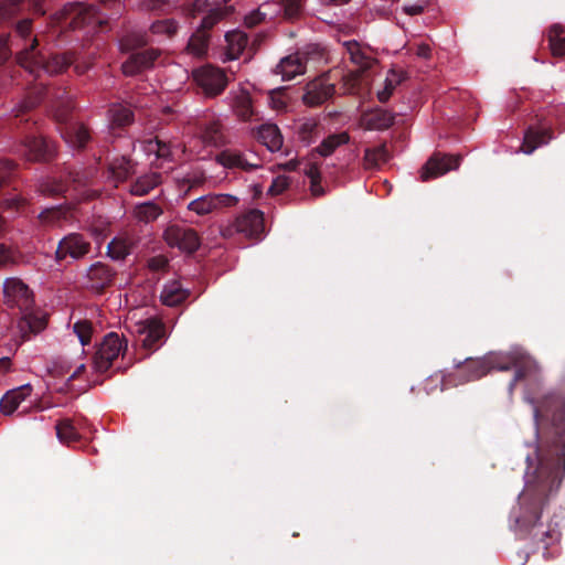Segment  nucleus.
Wrapping results in <instances>:
<instances>
[{
  "label": "nucleus",
  "mask_w": 565,
  "mask_h": 565,
  "mask_svg": "<svg viewBox=\"0 0 565 565\" xmlns=\"http://www.w3.org/2000/svg\"><path fill=\"white\" fill-rule=\"evenodd\" d=\"M35 47V38L31 40L30 46L20 52L17 55L18 64L23 67L25 71H28L30 74L33 73L35 67V61H34V53L33 50Z\"/></svg>",
  "instance_id": "obj_43"
},
{
  "label": "nucleus",
  "mask_w": 565,
  "mask_h": 565,
  "mask_svg": "<svg viewBox=\"0 0 565 565\" xmlns=\"http://www.w3.org/2000/svg\"><path fill=\"white\" fill-rule=\"evenodd\" d=\"M324 58V50L319 44H308L303 52L290 54L280 60L275 72L281 75L284 81H290L306 72V64L309 61H321Z\"/></svg>",
  "instance_id": "obj_2"
},
{
  "label": "nucleus",
  "mask_w": 565,
  "mask_h": 565,
  "mask_svg": "<svg viewBox=\"0 0 565 565\" xmlns=\"http://www.w3.org/2000/svg\"><path fill=\"white\" fill-rule=\"evenodd\" d=\"M310 190H311L312 195H315V196H319V195H321V194H322V192H323V191H322V188H321V185H320V181H318V182H312V183L310 184Z\"/></svg>",
  "instance_id": "obj_61"
},
{
  "label": "nucleus",
  "mask_w": 565,
  "mask_h": 565,
  "mask_svg": "<svg viewBox=\"0 0 565 565\" xmlns=\"http://www.w3.org/2000/svg\"><path fill=\"white\" fill-rule=\"evenodd\" d=\"M56 15L58 21L64 20L72 29L96 30L105 22L104 15L94 6L83 3H68Z\"/></svg>",
  "instance_id": "obj_3"
},
{
  "label": "nucleus",
  "mask_w": 565,
  "mask_h": 565,
  "mask_svg": "<svg viewBox=\"0 0 565 565\" xmlns=\"http://www.w3.org/2000/svg\"><path fill=\"white\" fill-rule=\"evenodd\" d=\"M230 0H195L194 11H207V15L203 18L202 29H211L224 14V6Z\"/></svg>",
  "instance_id": "obj_17"
},
{
  "label": "nucleus",
  "mask_w": 565,
  "mask_h": 565,
  "mask_svg": "<svg viewBox=\"0 0 565 565\" xmlns=\"http://www.w3.org/2000/svg\"><path fill=\"white\" fill-rule=\"evenodd\" d=\"M388 151L385 145L366 149L364 154V166L367 169L379 168L388 160Z\"/></svg>",
  "instance_id": "obj_33"
},
{
  "label": "nucleus",
  "mask_w": 565,
  "mask_h": 565,
  "mask_svg": "<svg viewBox=\"0 0 565 565\" xmlns=\"http://www.w3.org/2000/svg\"><path fill=\"white\" fill-rule=\"evenodd\" d=\"M163 238L170 247L184 253H193L200 246L198 233L193 228L178 224L169 225L163 233Z\"/></svg>",
  "instance_id": "obj_6"
},
{
  "label": "nucleus",
  "mask_w": 565,
  "mask_h": 565,
  "mask_svg": "<svg viewBox=\"0 0 565 565\" xmlns=\"http://www.w3.org/2000/svg\"><path fill=\"white\" fill-rule=\"evenodd\" d=\"M277 6V10L282 9L286 19L292 20L301 14L303 0H281Z\"/></svg>",
  "instance_id": "obj_44"
},
{
  "label": "nucleus",
  "mask_w": 565,
  "mask_h": 565,
  "mask_svg": "<svg viewBox=\"0 0 565 565\" xmlns=\"http://www.w3.org/2000/svg\"><path fill=\"white\" fill-rule=\"evenodd\" d=\"M56 147L55 143L51 140H47L43 137L38 136V161L39 160H50L55 156Z\"/></svg>",
  "instance_id": "obj_47"
},
{
  "label": "nucleus",
  "mask_w": 565,
  "mask_h": 565,
  "mask_svg": "<svg viewBox=\"0 0 565 565\" xmlns=\"http://www.w3.org/2000/svg\"><path fill=\"white\" fill-rule=\"evenodd\" d=\"M238 202L239 199L233 194L211 193L191 201L188 204V210L199 216H204L227 207L236 206Z\"/></svg>",
  "instance_id": "obj_5"
},
{
  "label": "nucleus",
  "mask_w": 565,
  "mask_h": 565,
  "mask_svg": "<svg viewBox=\"0 0 565 565\" xmlns=\"http://www.w3.org/2000/svg\"><path fill=\"white\" fill-rule=\"evenodd\" d=\"M13 260L12 252L3 244H0V266H4Z\"/></svg>",
  "instance_id": "obj_54"
},
{
  "label": "nucleus",
  "mask_w": 565,
  "mask_h": 565,
  "mask_svg": "<svg viewBox=\"0 0 565 565\" xmlns=\"http://www.w3.org/2000/svg\"><path fill=\"white\" fill-rule=\"evenodd\" d=\"M288 184H289L288 178L284 177V175H279L273 180L271 185L268 189V192L271 195H277V194L281 193L288 186Z\"/></svg>",
  "instance_id": "obj_51"
},
{
  "label": "nucleus",
  "mask_w": 565,
  "mask_h": 565,
  "mask_svg": "<svg viewBox=\"0 0 565 565\" xmlns=\"http://www.w3.org/2000/svg\"><path fill=\"white\" fill-rule=\"evenodd\" d=\"M132 323V328L139 335L145 349H156L157 342L164 337V326L154 317L136 320Z\"/></svg>",
  "instance_id": "obj_9"
},
{
  "label": "nucleus",
  "mask_w": 565,
  "mask_h": 565,
  "mask_svg": "<svg viewBox=\"0 0 565 565\" xmlns=\"http://www.w3.org/2000/svg\"><path fill=\"white\" fill-rule=\"evenodd\" d=\"M343 46L351 62L359 67L356 71L365 72L373 66L375 60L367 47L361 46L360 43L355 41L344 42Z\"/></svg>",
  "instance_id": "obj_19"
},
{
  "label": "nucleus",
  "mask_w": 565,
  "mask_h": 565,
  "mask_svg": "<svg viewBox=\"0 0 565 565\" xmlns=\"http://www.w3.org/2000/svg\"><path fill=\"white\" fill-rule=\"evenodd\" d=\"M167 260L163 257L152 258L149 263L150 267L153 269H161L166 266Z\"/></svg>",
  "instance_id": "obj_58"
},
{
  "label": "nucleus",
  "mask_w": 565,
  "mask_h": 565,
  "mask_svg": "<svg viewBox=\"0 0 565 565\" xmlns=\"http://www.w3.org/2000/svg\"><path fill=\"white\" fill-rule=\"evenodd\" d=\"M3 295L4 302L20 311L18 328L22 337L33 333L35 328L33 291L22 280L8 278L3 282Z\"/></svg>",
  "instance_id": "obj_1"
},
{
  "label": "nucleus",
  "mask_w": 565,
  "mask_h": 565,
  "mask_svg": "<svg viewBox=\"0 0 565 565\" xmlns=\"http://www.w3.org/2000/svg\"><path fill=\"white\" fill-rule=\"evenodd\" d=\"M231 107L235 115L244 120H257L256 113L252 105L249 93L245 88H238L230 94Z\"/></svg>",
  "instance_id": "obj_16"
},
{
  "label": "nucleus",
  "mask_w": 565,
  "mask_h": 565,
  "mask_svg": "<svg viewBox=\"0 0 565 565\" xmlns=\"http://www.w3.org/2000/svg\"><path fill=\"white\" fill-rule=\"evenodd\" d=\"M46 320H47V315H44V316L38 315V322H36L38 332H40L41 330L46 328Z\"/></svg>",
  "instance_id": "obj_62"
},
{
  "label": "nucleus",
  "mask_w": 565,
  "mask_h": 565,
  "mask_svg": "<svg viewBox=\"0 0 565 565\" xmlns=\"http://www.w3.org/2000/svg\"><path fill=\"white\" fill-rule=\"evenodd\" d=\"M416 54L419 57H424V58L429 57V55H430V46L428 44H426V43L418 44L417 49H416Z\"/></svg>",
  "instance_id": "obj_57"
},
{
  "label": "nucleus",
  "mask_w": 565,
  "mask_h": 565,
  "mask_svg": "<svg viewBox=\"0 0 565 565\" xmlns=\"http://www.w3.org/2000/svg\"><path fill=\"white\" fill-rule=\"evenodd\" d=\"M403 75L401 72L390 70L386 74L384 88L377 92V98L380 102L385 103L392 96L395 88L401 84Z\"/></svg>",
  "instance_id": "obj_34"
},
{
  "label": "nucleus",
  "mask_w": 565,
  "mask_h": 565,
  "mask_svg": "<svg viewBox=\"0 0 565 565\" xmlns=\"http://www.w3.org/2000/svg\"><path fill=\"white\" fill-rule=\"evenodd\" d=\"M41 191L47 194H58L65 191V186L62 183H57L52 188H49L46 184H41Z\"/></svg>",
  "instance_id": "obj_55"
},
{
  "label": "nucleus",
  "mask_w": 565,
  "mask_h": 565,
  "mask_svg": "<svg viewBox=\"0 0 565 565\" xmlns=\"http://www.w3.org/2000/svg\"><path fill=\"white\" fill-rule=\"evenodd\" d=\"M548 47L553 56L565 57V26L555 23L547 30Z\"/></svg>",
  "instance_id": "obj_26"
},
{
  "label": "nucleus",
  "mask_w": 565,
  "mask_h": 565,
  "mask_svg": "<svg viewBox=\"0 0 565 565\" xmlns=\"http://www.w3.org/2000/svg\"><path fill=\"white\" fill-rule=\"evenodd\" d=\"M15 31L19 36L22 39H26L29 35H31L33 31V20L32 19H24L18 22L15 26Z\"/></svg>",
  "instance_id": "obj_52"
},
{
  "label": "nucleus",
  "mask_w": 565,
  "mask_h": 565,
  "mask_svg": "<svg viewBox=\"0 0 565 565\" xmlns=\"http://www.w3.org/2000/svg\"><path fill=\"white\" fill-rule=\"evenodd\" d=\"M141 148L148 156H154L156 159H169L174 157L179 150L178 147H172L170 143L162 142L158 138L145 140L141 143Z\"/></svg>",
  "instance_id": "obj_27"
},
{
  "label": "nucleus",
  "mask_w": 565,
  "mask_h": 565,
  "mask_svg": "<svg viewBox=\"0 0 565 565\" xmlns=\"http://www.w3.org/2000/svg\"><path fill=\"white\" fill-rule=\"evenodd\" d=\"M306 173L310 178V183L320 181V173L318 168L310 167V169Z\"/></svg>",
  "instance_id": "obj_60"
},
{
  "label": "nucleus",
  "mask_w": 565,
  "mask_h": 565,
  "mask_svg": "<svg viewBox=\"0 0 565 565\" xmlns=\"http://www.w3.org/2000/svg\"><path fill=\"white\" fill-rule=\"evenodd\" d=\"M74 333L77 335L83 347L87 345L92 341L93 326L87 320H79L73 326Z\"/></svg>",
  "instance_id": "obj_46"
},
{
  "label": "nucleus",
  "mask_w": 565,
  "mask_h": 565,
  "mask_svg": "<svg viewBox=\"0 0 565 565\" xmlns=\"http://www.w3.org/2000/svg\"><path fill=\"white\" fill-rule=\"evenodd\" d=\"M188 52L194 56H203L207 50V35L203 31L193 34L188 43Z\"/></svg>",
  "instance_id": "obj_40"
},
{
  "label": "nucleus",
  "mask_w": 565,
  "mask_h": 565,
  "mask_svg": "<svg viewBox=\"0 0 565 565\" xmlns=\"http://www.w3.org/2000/svg\"><path fill=\"white\" fill-rule=\"evenodd\" d=\"M317 121L313 118H305L296 124L298 137L301 141L310 143L317 136Z\"/></svg>",
  "instance_id": "obj_38"
},
{
  "label": "nucleus",
  "mask_w": 565,
  "mask_h": 565,
  "mask_svg": "<svg viewBox=\"0 0 565 565\" xmlns=\"http://www.w3.org/2000/svg\"><path fill=\"white\" fill-rule=\"evenodd\" d=\"M334 93V85L320 77L307 85L303 102L309 106H318L328 100Z\"/></svg>",
  "instance_id": "obj_14"
},
{
  "label": "nucleus",
  "mask_w": 565,
  "mask_h": 565,
  "mask_svg": "<svg viewBox=\"0 0 565 565\" xmlns=\"http://www.w3.org/2000/svg\"><path fill=\"white\" fill-rule=\"evenodd\" d=\"M56 436L63 444H70L79 438L77 429L70 419H63L55 425Z\"/></svg>",
  "instance_id": "obj_37"
},
{
  "label": "nucleus",
  "mask_w": 565,
  "mask_h": 565,
  "mask_svg": "<svg viewBox=\"0 0 565 565\" xmlns=\"http://www.w3.org/2000/svg\"><path fill=\"white\" fill-rule=\"evenodd\" d=\"M258 140L270 151H277L282 146V136L274 124H264L257 130Z\"/></svg>",
  "instance_id": "obj_23"
},
{
  "label": "nucleus",
  "mask_w": 565,
  "mask_h": 565,
  "mask_svg": "<svg viewBox=\"0 0 565 565\" xmlns=\"http://www.w3.org/2000/svg\"><path fill=\"white\" fill-rule=\"evenodd\" d=\"M289 98L282 89H274L269 93V106L277 111L284 110Z\"/></svg>",
  "instance_id": "obj_48"
},
{
  "label": "nucleus",
  "mask_w": 565,
  "mask_h": 565,
  "mask_svg": "<svg viewBox=\"0 0 565 565\" xmlns=\"http://www.w3.org/2000/svg\"><path fill=\"white\" fill-rule=\"evenodd\" d=\"M46 371L53 377L71 381L81 376L85 371V364H71L64 359H56L51 362Z\"/></svg>",
  "instance_id": "obj_20"
},
{
  "label": "nucleus",
  "mask_w": 565,
  "mask_h": 565,
  "mask_svg": "<svg viewBox=\"0 0 565 565\" xmlns=\"http://www.w3.org/2000/svg\"><path fill=\"white\" fill-rule=\"evenodd\" d=\"M559 462L562 463V470L558 466L553 467L551 470L552 487L555 490L561 486L562 479L565 475V448L559 456Z\"/></svg>",
  "instance_id": "obj_50"
},
{
  "label": "nucleus",
  "mask_w": 565,
  "mask_h": 565,
  "mask_svg": "<svg viewBox=\"0 0 565 565\" xmlns=\"http://www.w3.org/2000/svg\"><path fill=\"white\" fill-rule=\"evenodd\" d=\"M161 182V177L157 172H151L140 177L132 185L131 193L135 195H146Z\"/></svg>",
  "instance_id": "obj_31"
},
{
  "label": "nucleus",
  "mask_w": 565,
  "mask_h": 565,
  "mask_svg": "<svg viewBox=\"0 0 565 565\" xmlns=\"http://www.w3.org/2000/svg\"><path fill=\"white\" fill-rule=\"evenodd\" d=\"M65 140L73 147H84L89 139V132L83 125H72L64 134Z\"/></svg>",
  "instance_id": "obj_35"
},
{
  "label": "nucleus",
  "mask_w": 565,
  "mask_h": 565,
  "mask_svg": "<svg viewBox=\"0 0 565 565\" xmlns=\"http://www.w3.org/2000/svg\"><path fill=\"white\" fill-rule=\"evenodd\" d=\"M216 161L226 169L252 170L260 168L259 159L252 152L226 149L216 156Z\"/></svg>",
  "instance_id": "obj_11"
},
{
  "label": "nucleus",
  "mask_w": 565,
  "mask_h": 565,
  "mask_svg": "<svg viewBox=\"0 0 565 565\" xmlns=\"http://www.w3.org/2000/svg\"><path fill=\"white\" fill-rule=\"evenodd\" d=\"M109 121L113 126L121 127L132 121L131 110L121 104H114L108 110Z\"/></svg>",
  "instance_id": "obj_32"
},
{
  "label": "nucleus",
  "mask_w": 565,
  "mask_h": 565,
  "mask_svg": "<svg viewBox=\"0 0 565 565\" xmlns=\"http://www.w3.org/2000/svg\"><path fill=\"white\" fill-rule=\"evenodd\" d=\"M200 139L204 146H217L221 143L223 137L220 124L211 122L204 131H202Z\"/></svg>",
  "instance_id": "obj_42"
},
{
  "label": "nucleus",
  "mask_w": 565,
  "mask_h": 565,
  "mask_svg": "<svg viewBox=\"0 0 565 565\" xmlns=\"http://www.w3.org/2000/svg\"><path fill=\"white\" fill-rule=\"evenodd\" d=\"M128 172H129L128 168H125V169H124V171H119V172L117 173V177H118L119 179H124V178H126V177H127Z\"/></svg>",
  "instance_id": "obj_64"
},
{
  "label": "nucleus",
  "mask_w": 565,
  "mask_h": 565,
  "mask_svg": "<svg viewBox=\"0 0 565 565\" xmlns=\"http://www.w3.org/2000/svg\"><path fill=\"white\" fill-rule=\"evenodd\" d=\"M201 182V179L199 178H193V179H184L183 180V185H188V189L194 186L195 184L200 183Z\"/></svg>",
  "instance_id": "obj_63"
},
{
  "label": "nucleus",
  "mask_w": 565,
  "mask_h": 565,
  "mask_svg": "<svg viewBox=\"0 0 565 565\" xmlns=\"http://www.w3.org/2000/svg\"><path fill=\"white\" fill-rule=\"evenodd\" d=\"M151 31L154 34H166L171 36L177 31V23L171 19L157 21L151 25Z\"/></svg>",
  "instance_id": "obj_49"
},
{
  "label": "nucleus",
  "mask_w": 565,
  "mask_h": 565,
  "mask_svg": "<svg viewBox=\"0 0 565 565\" xmlns=\"http://www.w3.org/2000/svg\"><path fill=\"white\" fill-rule=\"evenodd\" d=\"M364 72L352 71L343 76L342 88L345 94H354L358 92L360 84L363 81Z\"/></svg>",
  "instance_id": "obj_45"
},
{
  "label": "nucleus",
  "mask_w": 565,
  "mask_h": 565,
  "mask_svg": "<svg viewBox=\"0 0 565 565\" xmlns=\"http://www.w3.org/2000/svg\"><path fill=\"white\" fill-rule=\"evenodd\" d=\"M110 268L100 262L93 264L87 270L88 286L92 289L100 290L110 284L113 279Z\"/></svg>",
  "instance_id": "obj_22"
},
{
  "label": "nucleus",
  "mask_w": 565,
  "mask_h": 565,
  "mask_svg": "<svg viewBox=\"0 0 565 565\" xmlns=\"http://www.w3.org/2000/svg\"><path fill=\"white\" fill-rule=\"evenodd\" d=\"M32 394L33 387L29 383L8 391L0 399L1 413L3 415H11L19 408H21L22 413L28 412L34 405Z\"/></svg>",
  "instance_id": "obj_8"
},
{
  "label": "nucleus",
  "mask_w": 565,
  "mask_h": 565,
  "mask_svg": "<svg viewBox=\"0 0 565 565\" xmlns=\"http://www.w3.org/2000/svg\"><path fill=\"white\" fill-rule=\"evenodd\" d=\"M349 140H350V137H349L348 132H345V131L330 135L326 139L322 140V142L317 148V151L322 157H329L335 151L337 148H339L342 145L348 143Z\"/></svg>",
  "instance_id": "obj_30"
},
{
  "label": "nucleus",
  "mask_w": 565,
  "mask_h": 565,
  "mask_svg": "<svg viewBox=\"0 0 565 565\" xmlns=\"http://www.w3.org/2000/svg\"><path fill=\"white\" fill-rule=\"evenodd\" d=\"M196 84L203 89L207 96H216L221 94L227 86V77L225 73L214 66L206 65L193 72Z\"/></svg>",
  "instance_id": "obj_7"
},
{
  "label": "nucleus",
  "mask_w": 565,
  "mask_h": 565,
  "mask_svg": "<svg viewBox=\"0 0 565 565\" xmlns=\"http://www.w3.org/2000/svg\"><path fill=\"white\" fill-rule=\"evenodd\" d=\"M226 40V58L236 60L243 53L247 45V36L243 31L234 30L225 34Z\"/></svg>",
  "instance_id": "obj_24"
},
{
  "label": "nucleus",
  "mask_w": 565,
  "mask_h": 565,
  "mask_svg": "<svg viewBox=\"0 0 565 565\" xmlns=\"http://www.w3.org/2000/svg\"><path fill=\"white\" fill-rule=\"evenodd\" d=\"M11 366V362L9 358H1L0 359V377H2Z\"/></svg>",
  "instance_id": "obj_59"
},
{
  "label": "nucleus",
  "mask_w": 565,
  "mask_h": 565,
  "mask_svg": "<svg viewBox=\"0 0 565 565\" xmlns=\"http://www.w3.org/2000/svg\"><path fill=\"white\" fill-rule=\"evenodd\" d=\"M89 250V244L78 234H70L64 237L56 249V256L60 259L71 256L72 258H81Z\"/></svg>",
  "instance_id": "obj_15"
},
{
  "label": "nucleus",
  "mask_w": 565,
  "mask_h": 565,
  "mask_svg": "<svg viewBox=\"0 0 565 565\" xmlns=\"http://www.w3.org/2000/svg\"><path fill=\"white\" fill-rule=\"evenodd\" d=\"M277 2L274 1L263 3L257 10L245 17V24L255 26L263 21L273 20L277 13Z\"/></svg>",
  "instance_id": "obj_29"
},
{
  "label": "nucleus",
  "mask_w": 565,
  "mask_h": 565,
  "mask_svg": "<svg viewBox=\"0 0 565 565\" xmlns=\"http://www.w3.org/2000/svg\"><path fill=\"white\" fill-rule=\"evenodd\" d=\"M73 63V55L65 53L62 55H54L43 63V70L53 75L65 71Z\"/></svg>",
  "instance_id": "obj_36"
},
{
  "label": "nucleus",
  "mask_w": 565,
  "mask_h": 565,
  "mask_svg": "<svg viewBox=\"0 0 565 565\" xmlns=\"http://www.w3.org/2000/svg\"><path fill=\"white\" fill-rule=\"evenodd\" d=\"M494 360V355L478 360H467L460 369V375L465 376L467 381H475L484 376L493 369L503 371L510 367L508 364H497Z\"/></svg>",
  "instance_id": "obj_13"
},
{
  "label": "nucleus",
  "mask_w": 565,
  "mask_h": 565,
  "mask_svg": "<svg viewBox=\"0 0 565 565\" xmlns=\"http://www.w3.org/2000/svg\"><path fill=\"white\" fill-rule=\"evenodd\" d=\"M158 57V52L154 50H147L131 54L128 60L122 64L121 68L125 75H136L139 72L150 67Z\"/></svg>",
  "instance_id": "obj_18"
},
{
  "label": "nucleus",
  "mask_w": 565,
  "mask_h": 565,
  "mask_svg": "<svg viewBox=\"0 0 565 565\" xmlns=\"http://www.w3.org/2000/svg\"><path fill=\"white\" fill-rule=\"evenodd\" d=\"M162 210L152 202L142 203L135 207V216L145 223H149L159 217Z\"/></svg>",
  "instance_id": "obj_39"
},
{
  "label": "nucleus",
  "mask_w": 565,
  "mask_h": 565,
  "mask_svg": "<svg viewBox=\"0 0 565 565\" xmlns=\"http://www.w3.org/2000/svg\"><path fill=\"white\" fill-rule=\"evenodd\" d=\"M403 11L408 15H417L424 11V6L417 4V3L411 4V6H405L403 8Z\"/></svg>",
  "instance_id": "obj_56"
},
{
  "label": "nucleus",
  "mask_w": 565,
  "mask_h": 565,
  "mask_svg": "<svg viewBox=\"0 0 565 565\" xmlns=\"http://www.w3.org/2000/svg\"><path fill=\"white\" fill-rule=\"evenodd\" d=\"M235 230L248 238L259 239L265 232L264 214L258 210H252L237 217Z\"/></svg>",
  "instance_id": "obj_12"
},
{
  "label": "nucleus",
  "mask_w": 565,
  "mask_h": 565,
  "mask_svg": "<svg viewBox=\"0 0 565 565\" xmlns=\"http://www.w3.org/2000/svg\"><path fill=\"white\" fill-rule=\"evenodd\" d=\"M394 122V115L384 109L367 111L361 117V125L369 130H383Z\"/></svg>",
  "instance_id": "obj_21"
},
{
  "label": "nucleus",
  "mask_w": 565,
  "mask_h": 565,
  "mask_svg": "<svg viewBox=\"0 0 565 565\" xmlns=\"http://www.w3.org/2000/svg\"><path fill=\"white\" fill-rule=\"evenodd\" d=\"M130 246V242L126 237H115L108 244V255L113 259H122L129 254Z\"/></svg>",
  "instance_id": "obj_41"
},
{
  "label": "nucleus",
  "mask_w": 565,
  "mask_h": 565,
  "mask_svg": "<svg viewBox=\"0 0 565 565\" xmlns=\"http://www.w3.org/2000/svg\"><path fill=\"white\" fill-rule=\"evenodd\" d=\"M186 297H188L186 289H184L181 286L180 281H175V280L166 284L161 291V295H160L161 301L166 306H170V307L181 303L183 300L186 299Z\"/></svg>",
  "instance_id": "obj_28"
},
{
  "label": "nucleus",
  "mask_w": 565,
  "mask_h": 565,
  "mask_svg": "<svg viewBox=\"0 0 565 565\" xmlns=\"http://www.w3.org/2000/svg\"><path fill=\"white\" fill-rule=\"evenodd\" d=\"M553 138L548 129H529L525 132L522 151L531 154L539 147L546 145Z\"/></svg>",
  "instance_id": "obj_25"
},
{
  "label": "nucleus",
  "mask_w": 565,
  "mask_h": 565,
  "mask_svg": "<svg viewBox=\"0 0 565 565\" xmlns=\"http://www.w3.org/2000/svg\"><path fill=\"white\" fill-rule=\"evenodd\" d=\"M11 50L9 46V38L7 35L0 36V65L3 64L10 56Z\"/></svg>",
  "instance_id": "obj_53"
},
{
  "label": "nucleus",
  "mask_w": 565,
  "mask_h": 565,
  "mask_svg": "<svg viewBox=\"0 0 565 565\" xmlns=\"http://www.w3.org/2000/svg\"><path fill=\"white\" fill-rule=\"evenodd\" d=\"M460 158L448 154H434L420 170V180L428 181L444 175L448 171L458 169Z\"/></svg>",
  "instance_id": "obj_10"
},
{
  "label": "nucleus",
  "mask_w": 565,
  "mask_h": 565,
  "mask_svg": "<svg viewBox=\"0 0 565 565\" xmlns=\"http://www.w3.org/2000/svg\"><path fill=\"white\" fill-rule=\"evenodd\" d=\"M127 349V341L115 332L106 334L94 356L93 370L98 374L108 371L115 360Z\"/></svg>",
  "instance_id": "obj_4"
}]
</instances>
